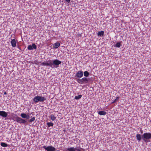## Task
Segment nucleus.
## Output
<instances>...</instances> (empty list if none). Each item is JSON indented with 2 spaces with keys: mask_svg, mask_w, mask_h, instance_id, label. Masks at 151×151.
<instances>
[{
  "mask_svg": "<svg viewBox=\"0 0 151 151\" xmlns=\"http://www.w3.org/2000/svg\"><path fill=\"white\" fill-rule=\"evenodd\" d=\"M61 63L60 61L57 59L49 60L47 62H42L41 65L49 66L52 68H54L58 67L59 65L61 64Z\"/></svg>",
  "mask_w": 151,
  "mask_h": 151,
  "instance_id": "1",
  "label": "nucleus"
},
{
  "mask_svg": "<svg viewBox=\"0 0 151 151\" xmlns=\"http://www.w3.org/2000/svg\"><path fill=\"white\" fill-rule=\"evenodd\" d=\"M30 117L29 115L27 114L26 119H23L21 117L17 116V115L15 114L14 116H13L12 119L20 124H22L25 125H27V120L29 119Z\"/></svg>",
  "mask_w": 151,
  "mask_h": 151,
  "instance_id": "2",
  "label": "nucleus"
},
{
  "mask_svg": "<svg viewBox=\"0 0 151 151\" xmlns=\"http://www.w3.org/2000/svg\"><path fill=\"white\" fill-rule=\"evenodd\" d=\"M151 139V133H145L142 135V139L145 142L147 143L150 142L149 139Z\"/></svg>",
  "mask_w": 151,
  "mask_h": 151,
  "instance_id": "3",
  "label": "nucleus"
},
{
  "mask_svg": "<svg viewBox=\"0 0 151 151\" xmlns=\"http://www.w3.org/2000/svg\"><path fill=\"white\" fill-rule=\"evenodd\" d=\"M46 100V98L39 96H35L33 99V101L36 103L39 102H42Z\"/></svg>",
  "mask_w": 151,
  "mask_h": 151,
  "instance_id": "4",
  "label": "nucleus"
},
{
  "mask_svg": "<svg viewBox=\"0 0 151 151\" xmlns=\"http://www.w3.org/2000/svg\"><path fill=\"white\" fill-rule=\"evenodd\" d=\"M89 79L86 77H83L81 79H77V81L80 84H86L88 82Z\"/></svg>",
  "mask_w": 151,
  "mask_h": 151,
  "instance_id": "5",
  "label": "nucleus"
},
{
  "mask_svg": "<svg viewBox=\"0 0 151 151\" xmlns=\"http://www.w3.org/2000/svg\"><path fill=\"white\" fill-rule=\"evenodd\" d=\"M83 72L81 70H80L77 72L74 78L77 81V78L80 79V78H82L83 76Z\"/></svg>",
  "mask_w": 151,
  "mask_h": 151,
  "instance_id": "6",
  "label": "nucleus"
},
{
  "mask_svg": "<svg viewBox=\"0 0 151 151\" xmlns=\"http://www.w3.org/2000/svg\"><path fill=\"white\" fill-rule=\"evenodd\" d=\"M47 151H55L56 149L52 146H48L46 147V146H44L42 147Z\"/></svg>",
  "mask_w": 151,
  "mask_h": 151,
  "instance_id": "7",
  "label": "nucleus"
},
{
  "mask_svg": "<svg viewBox=\"0 0 151 151\" xmlns=\"http://www.w3.org/2000/svg\"><path fill=\"white\" fill-rule=\"evenodd\" d=\"M27 49L29 50H31L33 49H37V46L34 43L32 44V45H29L27 47Z\"/></svg>",
  "mask_w": 151,
  "mask_h": 151,
  "instance_id": "8",
  "label": "nucleus"
},
{
  "mask_svg": "<svg viewBox=\"0 0 151 151\" xmlns=\"http://www.w3.org/2000/svg\"><path fill=\"white\" fill-rule=\"evenodd\" d=\"M0 116L3 117H6L7 116V113L4 111H0Z\"/></svg>",
  "mask_w": 151,
  "mask_h": 151,
  "instance_id": "9",
  "label": "nucleus"
},
{
  "mask_svg": "<svg viewBox=\"0 0 151 151\" xmlns=\"http://www.w3.org/2000/svg\"><path fill=\"white\" fill-rule=\"evenodd\" d=\"M11 43L12 46L13 47H15L16 46V40L15 39H11Z\"/></svg>",
  "mask_w": 151,
  "mask_h": 151,
  "instance_id": "10",
  "label": "nucleus"
},
{
  "mask_svg": "<svg viewBox=\"0 0 151 151\" xmlns=\"http://www.w3.org/2000/svg\"><path fill=\"white\" fill-rule=\"evenodd\" d=\"M136 137L137 139L138 140L139 142H140L142 139V135H141L139 134H137L136 135Z\"/></svg>",
  "mask_w": 151,
  "mask_h": 151,
  "instance_id": "11",
  "label": "nucleus"
},
{
  "mask_svg": "<svg viewBox=\"0 0 151 151\" xmlns=\"http://www.w3.org/2000/svg\"><path fill=\"white\" fill-rule=\"evenodd\" d=\"M60 44L59 42H57L53 45V48L55 49H57L60 46Z\"/></svg>",
  "mask_w": 151,
  "mask_h": 151,
  "instance_id": "12",
  "label": "nucleus"
},
{
  "mask_svg": "<svg viewBox=\"0 0 151 151\" xmlns=\"http://www.w3.org/2000/svg\"><path fill=\"white\" fill-rule=\"evenodd\" d=\"M104 32L103 31H99L97 33V35L99 36L103 37L104 35Z\"/></svg>",
  "mask_w": 151,
  "mask_h": 151,
  "instance_id": "13",
  "label": "nucleus"
},
{
  "mask_svg": "<svg viewBox=\"0 0 151 151\" xmlns=\"http://www.w3.org/2000/svg\"><path fill=\"white\" fill-rule=\"evenodd\" d=\"M122 43V41L117 42L114 46L117 47L119 48L121 45Z\"/></svg>",
  "mask_w": 151,
  "mask_h": 151,
  "instance_id": "14",
  "label": "nucleus"
},
{
  "mask_svg": "<svg viewBox=\"0 0 151 151\" xmlns=\"http://www.w3.org/2000/svg\"><path fill=\"white\" fill-rule=\"evenodd\" d=\"M98 113L100 115H105L107 114L106 112L103 111H99L98 112Z\"/></svg>",
  "mask_w": 151,
  "mask_h": 151,
  "instance_id": "15",
  "label": "nucleus"
},
{
  "mask_svg": "<svg viewBox=\"0 0 151 151\" xmlns=\"http://www.w3.org/2000/svg\"><path fill=\"white\" fill-rule=\"evenodd\" d=\"M27 114L26 113H22L21 114L20 116L21 117V118L23 119H26L27 116Z\"/></svg>",
  "mask_w": 151,
  "mask_h": 151,
  "instance_id": "16",
  "label": "nucleus"
},
{
  "mask_svg": "<svg viewBox=\"0 0 151 151\" xmlns=\"http://www.w3.org/2000/svg\"><path fill=\"white\" fill-rule=\"evenodd\" d=\"M50 118L52 121H54L56 119V117L53 114H52L50 116Z\"/></svg>",
  "mask_w": 151,
  "mask_h": 151,
  "instance_id": "17",
  "label": "nucleus"
},
{
  "mask_svg": "<svg viewBox=\"0 0 151 151\" xmlns=\"http://www.w3.org/2000/svg\"><path fill=\"white\" fill-rule=\"evenodd\" d=\"M83 75L85 77H88L89 76V73L88 71H86L83 72Z\"/></svg>",
  "mask_w": 151,
  "mask_h": 151,
  "instance_id": "18",
  "label": "nucleus"
},
{
  "mask_svg": "<svg viewBox=\"0 0 151 151\" xmlns=\"http://www.w3.org/2000/svg\"><path fill=\"white\" fill-rule=\"evenodd\" d=\"M1 145L3 147H7L8 146L7 144L4 142H1Z\"/></svg>",
  "mask_w": 151,
  "mask_h": 151,
  "instance_id": "19",
  "label": "nucleus"
},
{
  "mask_svg": "<svg viewBox=\"0 0 151 151\" xmlns=\"http://www.w3.org/2000/svg\"><path fill=\"white\" fill-rule=\"evenodd\" d=\"M82 96V95H80L77 96H75L74 99L76 100H78L80 99Z\"/></svg>",
  "mask_w": 151,
  "mask_h": 151,
  "instance_id": "20",
  "label": "nucleus"
},
{
  "mask_svg": "<svg viewBox=\"0 0 151 151\" xmlns=\"http://www.w3.org/2000/svg\"><path fill=\"white\" fill-rule=\"evenodd\" d=\"M47 126L48 127H52L53 125V124L52 122H47Z\"/></svg>",
  "mask_w": 151,
  "mask_h": 151,
  "instance_id": "21",
  "label": "nucleus"
},
{
  "mask_svg": "<svg viewBox=\"0 0 151 151\" xmlns=\"http://www.w3.org/2000/svg\"><path fill=\"white\" fill-rule=\"evenodd\" d=\"M35 117H34L32 118L31 119L29 120V122H33L35 120Z\"/></svg>",
  "mask_w": 151,
  "mask_h": 151,
  "instance_id": "22",
  "label": "nucleus"
},
{
  "mask_svg": "<svg viewBox=\"0 0 151 151\" xmlns=\"http://www.w3.org/2000/svg\"><path fill=\"white\" fill-rule=\"evenodd\" d=\"M120 98V97L119 96H118V97H117L116 98V99L114 100L115 101H116V102H117L118 101Z\"/></svg>",
  "mask_w": 151,
  "mask_h": 151,
  "instance_id": "23",
  "label": "nucleus"
},
{
  "mask_svg": "<svg viewBox=\"0 0 151 151\" xmlns=\"http://www.w3.org/2000/svg\"><path fill=\"white\" fill-rule=\"evenodd\" d=\"M116 102L115 101V100H114V101H113V102H111V104H114V103H115Z\"/></svg>",
  "mask_w": 151,
  "mask_h": 151,
  "instance_id": "24",
  "label": "nucleus"
},
{
  "mask_svg": "<svg viewBox=\"0 0 151 151\" xmlns=\"http://www.w3.org/2000/svg\"><path fill=\"white\" fill-rule=\"evenodd\" d=\"M4 95H6L7 94V93L6 91L4 92Z\"/></svg>",
  "mask_w": 151,
  "mask_h": 151,
  "instance_id": "25",
  "label": "nucleus"
},
{
  "mask_svg": "<svg viewBox=\"0 0 151 151\" xmlns=\"http://www.w3.org/2000/svg\"><path fill=\"white\" fill-rule=\"evenodd\" d=\"M143 133V131L142 130H141V134H142V133Z\"/></svg>",
  "mask_w": 151,
  "mask_h": 151,
  "instance_id": "26",
  "label": "nucleus"
},
{
  "mask_svg": "<svg viewBox=\"0 0 151 151\" xmlns=\"http://www.w3.org/2000/svg\"><path fill=\"white\" fill-rule=\"evenodd\" d=\"M11 116H13V113H11Z\"/></svg>",
  "mask_w": 151,
  "mask_h": 151,
  "instance_id": "27",
  "label": "nucleus"
},
{
  "mask_svg": "<svg viewBox=\"0 0 151 151\" xmlns=\"http://www.w3.org/2000/svg\"><path fill=\"white\" fill-rule=\"evenodd\" d=\"M81 149H82V150H83V151H85L84 150V149H82V148H81Z\"/></svg>",
  "mask_w": 151,
  "mask_h": 151,
  "instance_id": "28",
  "label": "nucleus"
},
{
  "mask_svg": "<svg viewBox=\"0 0 151 151\" xmlns=\"http://www.w3.org/2000/svg\"><path fill=\"white\" fill-rule=\"evenodd\" d=\"M81 149H82V150H83V151H85L84 150V149H82V148H81Z\"/></svg>",
  "mask_w": 151,
  "mask_h": 151,
  "instance_id": "29",
  "label": "nucleus"
}]
</instances>
